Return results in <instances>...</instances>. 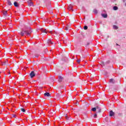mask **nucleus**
<instances>
[{
	"label": "nucleus",
	"instance_id": "obj_1",
	"mask_svg": "<svg viewBox=\"0 0 126 126\" xmlns=\"http://www.w3.org/2000/svg\"><path fill=\"white\" fill-rule=\"evenodd\" d=\"M32 31L31 30L30 31H23L21 32L20 34L21 36H25V35H27V36H29L30 34H31Z\"/></svg>",
	"mask_w": 126,
	"mask_h": 126
},
{
	"label": "nucleus",
	"instance_id": "obj_2",
	"mask_svg": "<svg viewBox=\"0 0 126 126\" xmlns=\"http://www.w3.org/2000/svg\"><path fill=\"white\" fill-rule=\"evenodd\" d=\"M28 3L29 6H33L34 5L33 1H32V0H29L28 1Z\"/></svg>",
	"mask_w": 126,
	"mask_h": 126
},
{
	"label": "nucleus",
	"instance_id": "obj_3",
	"mask_svg": "<svg viewBox=\"0 0 126 126\" xmlns=\"http://www.w3.org/2000/svg\"><path fill=\"white\" fill-rule=\"evenodd\" d=\"M30 75L32 78H33V77H34V76H35V73L33 71H32L31 72V73H30Z\"/></svg>",
	"mask_w": 126,
	"mask_h": 126
},
{
	"label": "nucleus",
	"instance_id": "obj_4",
	"mask_svg": "<svg viewBox=\"0 0 126 126\" xmlns=\"http://www.w3.org/2000/svg\"><path fill=\"white\" fill-rule=\"evenodd\" d=\"M40 31L41 32H42L43 33H46V34H47V33H48V31H47V30H46V29H40Z\"/></svg>",
	"mask_w": 126,
	"mask_h": 126
},
{
	"label": "nucleus",
	"instance_id": "obj_5",
	"mask_svg": "<svg viewBox=\"0 0 126 126\" xmlns=\"http://www.w3.org/2000/svg\"><path fill=\"white\" fill-rule=\"evenodd\" d=\"M47 43H48V45L50 46V45H53V44H54V42H53L52 41V40H51V39H49L47 41Z\"/></svg>",
	"mask_w": 126,
	"mask_h": 126
},
{
	"label": "nucleus",
	"instance_id": "obj_6",
	"mask_svg": "<svg viewBox=\"0 0 126 126\" xmlns=\"http://www.w3.org/2000/svg\"><path fill=\"white\" fill-rule=\"evenodd\" d=\"M109 115L110 117H113V116H115V113L111 110L109 112Z\"/></svg>",
	"mask_w": 126,
	"mask_h": 126
},
{
	"label": "nucleus",
	"instance_id": "obj_7",
	"mask_svg": "<svg viewBox=\"0 0 126 126\" xmlns=\"http://www.w3.org/2000/svg\"><path fill=\"white\" fill-rule=\"evenodd\" d=\"M68 10L73 11V10H72V5L70 4L68 7Z\"/></svg>",
	"mask_w": 126,
	"mask_h": 126
},
{
	"label": "nucleus",
	"instance_id": "obj_8",
	"mask_svg": "<svg viewBox=\"0 0 126 126\" xmlns=\"http://www.w3.org/2000/svg\"><path fill=\"white\" fill-rule=\"evenodd\" d=\"M109 82H110V83H115L116 81L114 79H111L109 80Z\"/></svg>",
	"mask_w": 126,
	"mask_h": 126
},
{
	"label": "nucleus",
	"instance_id": "obj_9",
	"mask_svg": "<svg viewBox=\"0 0 126 126\" xmlns=\"http://www.w3.org/2000/svg\"><path fill=\"white\" fill-rule=\"evenodd\" d=\"M101 16L104 17V18H107L108 15L106 14H101Z\"/></svg>",
	"mask_w": 126,
	"mask_h": 126
},
{
	"label": "nucleus",
	"instance_id": "obj_10",
	"mask_svg": "<svg viewBox=\"0 0 126 126\" xmlns=\"http://www.w3.org/2000/svg\"><path fill=\"white\" fill-rule=\"evenodd\" d=\"M2 13L3 15L6 16V15H7V11H3Z\"/></svg>",
	"mask_w": 126,
	"mask_h": 126
},
{
	"label": "nucleus",
	"instance_id": "obj_11",
	"mask_svg": "<svg viewBox=\"0 0 126 126\" xmlns=\"http://www.w3.org/2000/svg\"><path fill=\"white\" fill-rule=\"evenodd\" d=\"M14 5L16 6V7H18V6H19L18 3H17L16 1H15L14 2Z\"/></svg>",
	"mask_w": 126,
	"mask_h": 126
},
{
	"label": "nucleus",
	"instance_id": "obj_12",
	"mask_svg": "<svg viewBox=\"0 0 126 126\" xmlns=\"http://www.w3.org/2000/svg\"><path fill=\"white\" fill-rule=\"evenodd\" d=\"M58 81H59V82H62V81H63V78L62 77V76L59 77Z\"/></svg>",
	"mask_w": 126,
	"mask_h": 126
},
{
	"label": "nucleus",
	"instance_id": "obj_13",
	"mask_svg": "<svg viewBox=\"0 0 126 126\" xmlns=\"http://www.w3.org/2000/svg\"><path fill=\"white\" fill-rule=\"evenodd\" d=\"M96 110H97V111H98V113H101V108H100V107L97 106Z\"/></svg>",
	"mask_w": 126,
	"mask_h": 126
},
{
	"label": "nucleus",
	"instance_id": "obj_14",
	"mask_svg": "<svg viewBox=\"0 0 126 126\" xmlns=\"http://www.w3.org/2000/svg\"><path fill=\"white\" fill-rule=\"evenodd\" d=\"M44 96H46L47 97H49L50 96V93H46L44 94Z\"/></svg>",
	"mask_w": 126,
	"mask_h": 126
},
{
	"label": "nucleus",
	"instance_id": "obj_15",
	"mask_svg": "<svg viewBox=\"0 0 126 126\" xmlns=\"http://www.w3.org/2000/svg\"><path fill=\"white\" fill-rule=\"evenodd\" d=\"M96 110H97L96 107V108L94 107L92 109V111H93V112H96Z\"/></svg>",
	"mask_w": 126,
	"mask_h": 126
},
{
	"label": "nucleus",
	"instance_id": "obj_16",
	"mask_svg": "<svg viewBox=\"0 0 126 126\" xmlns=\"http://www.w3.org/2000/svg\"><path fill=\"white\" fill-rule=\"evenodd\" d=\"M118 7H117L116 6L113 7L114 10H118Z\"/></svg>",
	"mask_w": 126,
	"mask_h": 126
},
{
	"label": "nucleus",
	"instance_id": "obj_17",
	"mask_svg": "<svg viewBox=\"0 0 126 126\" xmlns=\"http://www.w3.org/2000/svg\"><path fill=\"white\" fill-rule=\"evenodd\" d=\"M113 28L114 29H115L116 30H117V29H118L119 28H118V26H116V25H114L113 26Z\"/></svg>",
	"mask_w": 126,
	"mask_h": 126
},
{
	"label": "nucleus",
	"instance_id": "obj_18",
	"mask_svg": "<svg viewBox=\"0 0 126 126\" xmlns=\"http://www.w3.org/2000/svg\"><path fill=\"white\" fill-rule=\"evenodd\" d=\"M7 2H8V5H11L12 4L11 2H10L9 0H7Z\"/></svg>",
	"mask_w": 126,
	"mask_h": 126
},
{
	"label": "nucleus",
	"instance_id": "obj_19",
	"mask_svg": "<svg viewBox=\"0 0 126 126\" xmlns=\"http://www.w3.org/2000/svg\"><path fill=\"white\" fill-rule=\"evenodd\" d=\"M84 30H87V29H88V27H87V26H85L84 27Z\"/></svg>",
	"mask_w": 126,
	"mask_h": 126
},
{
	"label": "nucleus",
	"instance_id": "obj_20",
	"mask_svg": "<svg viewBox=\"0 0 126 126\" xmlns=\"http://www.w3.org/2000/svg\"><path fill=\"white\" fill-rule=\"evenodd\" d=\"M94 12L95 14H97V13H98V11H97V10H96V9H94Z\"/></svg>",
	"mask_w": 126,
	"mask_h": 126
},
{
	"label": "nucleus",
	"instance_id": "obj_21",
	"mask_svg": "<svg viewBox=\"0 0 126 126\" xmlns=\"http://www.w3.org/2000/svg\"><path fill=\"white\" fill-rule=\"evenodd\" d=\"M49 33H51V34H54V33H55V34H57V32H50Z\"/></svg>",
	"mask_w": 126,
	"mask_h": 126
},
{
	"label": "nucleus",
	"instance_id": "obj_22",
	"mask_svg": "<svg viewBox=\"0 0 126 126\" xmlns=\"http://www.w3.org/2000/svg\"><path fill=\"white\" fill-rule=\"evenodd\" d=\"M21 111H22L23 112V113H25L26 110L24 108H21Z\"/></svg>",
	"mask_w": 126,
	"mask_h": 126
},
{
	"label": "nucleus",
	"instance_id": "obj_23",
	"mask_svg": "<svg viewBox=\"0 0 126 126\" xmlns=\"http://www.w3.org/2000/svg\"><path fill=\"white\" fill-rule=\"evenodd\" d=\"M94 119H96L97 118V114H94Z\"/></svg>",
	"mask_w": 126,
	"mask_h": 126
},
{
	"label": "nucleus",
	"instance_id": "obj_24",
	"mask_svg": "<svg viewBox=\"0 0 126 126\" xmlns=\"http://www.w3.org/2000/svg\"><path fill=\"white\" fill-rule=\"evenodd\" d=\"M77 63H80V59H78L77 60Z\"/></svg>",
	"mask_w": 126,
	"mask_h": 126
},
{
	"label": "nucleus",
	"instance_id": "obj_25",
	"mask_svg": "<svg viewBox=\"0 0 126 126\" xmlns=\"http://www.w3.org/2000/svg\"><path fill=\"white\" fill-rule=\"evenodd\" d=\"M35 56L36 58H38V57H39V54H35Z\"/></svg>",
	"mask_w": 126,
	"mask_h": 126
},
{
	"label": "nucleus",
	"instance_id": "obj_26",
	"mask_svg": "<svg viewBox=\"0 0 126 126\" xmlns=\"http://www.w3.org/2000/svg\"><path fill=\"white\" fill-rule=\"evenodd\" d=\"M11 111L12 112H14V111H13V108L12 109Z\"/></svg>",
	"mask_w": 126,
	"mask_h": 126
},
{
	"label": "nucleus",
	"instance_id": "obj_27",
	"mask_svg": "<svg viewBox=\"0 0 126 126\" xmlns=\"http://www.w3.org/2000/svg\"><path fill=\"white\" fill-rule=\"evenodd\" d=\"M67 120H68V118L67 117H66Z\"/></svg>",
	"mask_w": 126,
	"mask_h": 126
},
{
	"label": "nucleus",
	"instance_id": "obj_28",
	"mask_svg": "<svg viewBox=\"0 0 126 126\" xmlns=\"http://www.w3.org/2000/svg\"><path fill=\"white\" fill-rule=\"evenodd\" d=\"M14 117L15 118V115L14 116Z\"/></svg>",
	"mask_w": 126,
	"mask_h": 126
},
{
	"label": "nucleus",
	"instance_id": "obj_29",
	"mask_svg": "<svg viewBox=\"0 0 126 126\" xmlns=\"http://www.w3.org/2000/svg\"><path fill=\"white\" fill-rule=\"evenodd\" d=\"M88 45H89V43H88Z\"/></svg>",
	"mask_w": 126,
	"mask_h": 126
}]
</instances>
